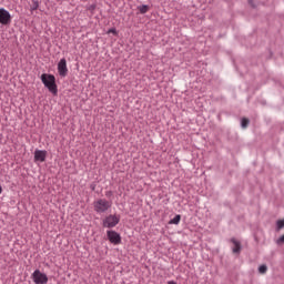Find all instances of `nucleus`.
I'll use <instances>...</instances> for the list:
<instances>
[{"mask_svg":"<svg viewBox=\"0 0 284 284\" xmlns=\"http://www.w3.org/2000/svg\"><path fill=\"white\" fill-rule=\"evenodd\" d=\"M41 81L43 85L48 88L51 94H57V92H59V90L57 89V78H54L53 74L43 73L41 75Z\"/></svg>","mask_w":284,"mask_h":284,"instance_id":"1","label":"nucleus"},{"mask_svg":"<svg viewBox=\"0 0 284 284\" xmlns=\"http://www.w3.org/2000/svg\"><path fill=\"white\" fill-rule=\"evenodd\" d=\"M93 207L97 214H105V212L112 207V202L105 199H99L93 203Z\"/></svg>","mask_w":284,"mask_h":284,"instance_id":"2","label":"nucleus"},{"mask_svg":"<svg viewBox=\"0 0 284 284\" xmlns=\"http://www.w3.org/2000/svg\"><path fill=\"white\" fill-rule=\"evenodd\" d=\"M118 223H121V215L118 214H110L103 221V227L112 230V227H116Z\"/></svg>","mask_w":284,"mask_h":284,"instance_id":"3","label":"nucleus"},{"mask_svg":"<svg viewBox=\"0 0 284 284\" xmlns=\"http://www.w3.org/2000/svg\"><path fill=\"white\" fill-rule=\"evenodd\" d=\"M31 278L34 284H48V275L42 273L40 270H36L31 274Z\"/></svg>","mask_w":284,"mask_h":284,"instance_id":"4","label":"nucleus"},{"mask_svg":"<svg viewBox=\"0 0 284 284\" xmlns=\"http://www.w3.org/2000/svg\"><path fill=\"white\" fill-rule=\"evenodd\" d=\"M106 237L112 245H121V234L119 232L109 230L106 231Z\"/></svg>","mask_w":284,"mask_h":284,"instance_id":"5","label":"nucleus"},{"mask_svg":"<svg viewBox=\"0 0 284 284\" xmlns=\"http://www.w3.org/2000/svg\"><path fill=\"white\" fill-rule=\"evenodd\" d=\"M58 74L62 78L68 77V60L65 58L58 62Z\"/></svg>","mask_w":284,"mask_h":284,"instance_id":"6","label":"nucleus"},{"mask_svg":"<svg viewBox=\"0 0 284 284\" xmlns=\"http://www.w3.org/2000/svg\"><path fill=\"white\" fill-rule=\"evenodd\" d=\"M12 21V16H10V11L4 8L0 9V23L2 26H8Z\"/></svg>","mask_w":284,"mask_h":284,"instance_id":"7","label":"nucleus"},{"mask_svg":"<svg viewBox=\"0 0 284 284\" xmlns=\"http://www.w3.org/2000/svg\"><path fill=\"white\" fill-rule=\"evenodd\" d=\"M48 156V151L45 150H36L34 151V161H39L40 163H43Z\"/></svg>","mask_w":284,"mask_h":284,"instance_id":"8","label":"nucleus"},{"mask_svg":"<svg viewBox=\"0 0 284 284\" xmlns=\"http://www.w3.org/2000/svg\"><path fill=\"white\" fill-rule=\"evenodd\" d=\"M233 246H232V252L234 254H240L241 253V242L236 241V239L231 240Z\"/></svg>","mask_w":284,"mask_h":284,"instance_id":"9","label":"nucleus"},{"mask_svg":"<svg viewBox=\"0 0 284 284\" xmlns=\"http://www.w3.org/2000/svg\"><path fill=\"white\" fill-rule=\"evenodd\" d=\"M31 12H34V10H39V0H32L30 4Z\"/></svg>","mask_w":284,"mask_h":284,"instance_id":"10","label":"nucleus"},{"mask_svg":"<svg viewBox=\"0 0 284 284\" xmlns=\"http://www.w3.org/2000/svg\"><path fill=\"white\" fill-rule=\"evenodd\" d=\"M169 223L170 225H179L181 223V215H175Z\"/></svg>","mask_w":284,"mask_h":284,"instance_id":"11","label":"nucleus"},{"mask_svg":"<svg viewBox=\"0 0 284 284\" xmlns=\"http://www.w3.org/2000/svg\"><path fill=\"white\" fill-rule=\"evenodd\" d=\"M138 10L141 14H145L148 12V10H150V7H148V4H142V6L138 7Z\"/></svg>","mask_w":284,"mask_h":284,"instance_id":"12","label":"nucleus"},{"mask_svg":"<svg viewBox=\"0 0 284 284\" xmlns=\"http://www.w3.org/2000/svg\"><path fill=\"white\" fill-rule=\"evenodd\" d=\"M248 125H250V120H247V118H242L241 128L242 129H247Z\"/></svg>","mask_w":284,"mask_h":284,"instance_id":"13","label":"nucleus"},{"mask_svg":"<svg viewBox=\"0 0 284 284\" xmlns=\"http://www.w3.org/2000/svg\"><path fill=\"white\" fill-rule=\"evenodd\" d=\"M284 229V219L276 222V230L280 231Z\"/></svg>","mask_w":284,"mask_h":284,"instance_id":"14","label":"nucleus"},{"mask_svg":"<svg viewBox=\"0 0 284 284\" xmlns=\"http://www.w3.org/2000/svg\"><path fill=\"white\" fill-rule=\"evenodd\" d=\"M266 271H267L266 265H261V266L258 267V272H260L261 274L266 273Z\"/></svg>","mask_w":284,"mask_h":284,"instance_id":"15","label":"nucleus"},{"mask_svg":"<svg viewBox=\"0 0 284 284\" xmlns=\"http://www.w3.org/2000/svg\"><path fill=\"white\" fill-rule=\"evenodd\" d=\"M108 34H118L116 29L115 28L109 29Z\"/></svg>","mask_w":284,"mask_h":284,"instance_id":"16","label":"nucleus"},{"mask_svg":"<svg viewBox=\"0 0 284 284\" xmlns=\"http://www.w3.org/2000/svg\"><path fill=\"white\" fill-rule=\"evenodd\" d=\"M276 244H277V245L284 244V234H283V236H281V237L276 241Z\"/></svg>","mask_w":284,"mask_h":284,"instance_id":"17","label":"nucleus"},{"mask_svg":"<svg viewBox=\"0 0 284 284\" xmlns=\"http://www.w3.org/2000/svg\"><path fill=\"white\" fill-rule=\"evenodd\" d=\"M248 4L254 8V0H248Z\"/></svg>","mask_w":284,"mask_h":284,"instance_id":"18","label":"nucleus"},{"mask_svg":"<svg viewBox=\"0 0 284 284\" xmlns=\"http://www.w3.org/2000/svg\"><path fill=\"white\" fill-rule=\"evenodd\" d=\"M3 193V187L0 185V194Z\"/></svg>","mask_w":284,"mask_h":284,"instance_id":"19","label":"nucleus"}]
</instances>
